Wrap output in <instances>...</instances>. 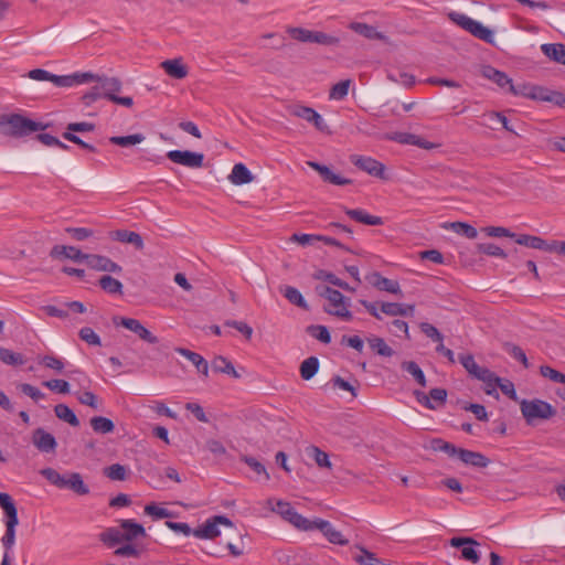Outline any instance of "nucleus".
<instances>
[{"mask_svg": "<svg viewBox=\"0 0 565 565\" xmlns=\"http://www.w3.org/2000/svg\"><path fill=\"white\" fill-rule=\"evenodd\" d=\"M45 129V126L20 114L0 115V134L20 138Z\"/></svg>", "mask_w": 565, "mask_h": 565, "instance_id": "obj_1", "label": "nucleus"}, {"mask_svg": "<svg viewBox=\"0 0 565 565\" xmlns=\"http://www.w3.org/2000/svg\"><path fill=\"white\" fill-rule=\"evenodd\" d=\"M41 475L53 486L58 489H68L78 495H86L89 493V488L84 483L81 473L70 472L61 475L53 468H44Z\"/></svg>", "mask_w": 565, "mask_h": 565, "instance_id": "obj_2", "label": "nucleus"}, {"mask_svg": "<svg viewBox=\"0 0 565 565\" xmlns=\"http://www.w3.org/2000/svg\"><path fill=\"white\" fill-rule=\"evenodd\" d=\"M0 507L6 514V533L1 539L4 553H10L15 543V527L19 524L18 511L12 498L4 492H0Z\"/></svg>", "mask_w": 565, "mask_h": 565, "instance_id": "obj_3", "label": "nucleus"}, {"mask_svg": "<svg viewBox=\"0 0 565 565\" xmlns=\"http://www.w3.org/2000/svg\"><path fill=\"white\" fill-rule=\"evenodd\" d=\"M520 411L527 425L533 426L535 420H546L556 415V408L550 403L534 398L521 399Z\"/></svg>", "mask_w": 565, "mask_h": 565, "instance_id": "obj_4", "label": "nucleus"}, {"mask_svg": "<svg viewBox=\"0 0 565 565\" xmlns=\"http://www.w3.org/2000/svg\"><path fill=\"white\" fill-rule=\"evenodd\" d=\"M316 290L318 295L326 300L323 308L327 313L339 318H350L344 296L339 290L332 289L328 286H318Z\"/></svg>", "mask_w": 565, "mask_h": 565, "instance_id": "obj_5", "label": "nucleus"}, {"mask_svg": "<svg viewBox=\"0 0 565 565\" xmlns=\"http://www.w3.org/2000/svg\"><path fill=\"white\" fill-rule=\"evenodd\" d=\"M273 511L278 513L284 520L291 523L295 527L302 531H311L312 520H308L299 514L289 502L281 500L277 501L276 508H274Z\"/></svg>", "mask_w": 565, "mask_h": 565, "instance_id": "obj_6", "label": "nucleus"}, {"mask_svg": "<svg viewBox=\"0 0 565 565\" xmlns=\"http://www.w3.org/2000/svg\"><path fill=\"white\" fill-rule=\"evenodd\" d=\"M218 525L233 526V522L224 515H215L193 530V535L201 540H213L221 534Z\"/></svg>", "mask_w": 565, "mask_h": 565, "instance_id": "obj_7", "label": "nucleus"}, {"mask_svg": "<svg viewBox=\"0 0 565 565\" xmlns=\"http://www.w3.org/2000/svg\"><path fill=\"white\" fill-rule=\"evenodd\" d=\"M291 116L301 118L315 126L321 132L330 134L329 126L313 108L303 105H292L288 108Z\"/></svg>", "mask_w": 565, "mask_h": 565, "instance_id": "obj_8", "label": "nucleus"}, {"mask_svg": "<svg viewBox=\"0 0 565 565\" xmlns=\"http://www.w3.org/2000/svg\"><path fill=\"white\" fill-rule=\"evenodd\" d=\"M481 74L483 77L495 83L500 88H507L509 93L513 95H525L524 88L521 89L512 84V79L503 72L494 68L491 65H483L481 67Z\"/></svg>", "mask_w": 565, "mask_h": 565, "instance_id": "obj_9", "label": "nucleus"}, {"mask_svg": "<svg viewBox=\"0 0 565 565\" xmlns=\"http://www.w3.org/2000/svg\"><path fill=\"white\" fill-rule=\"evenodd\" d=\"M416 401L428 409H437L447 402V391L445 388H431L428 394L423 391H414Z\"/></svg>", "mask_w": 565, "mask_h": 565, "instance_id": "obj_10", "label": "nucleus"}, {"mask_svg": "<svg viewBox=\"0 0 565 565\" xmlns=\"http://www.w3.org/2000/svg\"><path fill=\"white\" fill-rule=\"evenodd\" d=\"M167 158L173 163H178L188 168H201L204 161V154L192 152L190 150H170Z\"/></svg>", "mask_w": 565, "mask_h": 565, "instance_id": "obj_11", "label": "nucleus"}, {"mask_svg": "<svg viewBox=\"0 0 565 565\" xmlns=\"http://www.w3.org/2000/svg\"><path fill=\"white\" fill-rule=\"evenodd\" d=\"M64 307L66 309L49 305V306L41 307V311L45 316L57 317V318H65L71 313H73V315L92 313V311H88L86 306L79 301L66 302V303H64Z\"/></svg>", "mask_w": 565, "mask_h": 565, "instance_id": "obj_12", "label": "nucleus"}, {"mask_svg": "<svg viewBox=\"0 0 565 565\" xmlns=\"http://www.w3.org/2000/svg\"><path fill=\"white\" fill-rule=\"evenodd\" d=\"M87 266L97 271L120 274L122 268L120 265L111 260L109 257L97 254H86L85 260Z\"/></svg>", "mask_w": 565, "mask_h": 565, "instance_id": "obj_13", "label": "nucleus"}, {"mask_svg": "<svg viewBox=\"0 0 565 565\" xmlns=\"http://www.w3.org/2000/svg\"><path fill=\"white\" fill-rule=\"evenodd\" d=\"M31 440L33 446L41 452L54 454L56 451L57 441L55 437L43 428L34 429Z\"/></svg>", "mask_w": 565, "mask_h": 565, "instance_id": "obj_14", "label": "nucleus"}, {"mask_svg": "<svg viewBox=\"0 0 565 565\" xmlns=\"http://www.w3.org/2000/svg\"><path fill=\"white\" fill-rule=\"evenodd\" d=\"M311 530H319L324 537L332 544L347 545L349 541L343 537L342 533L335 530L329 521L315 519L311 522Z\"/></svg>", "mask_w": 565, "mask_h": 565, "instance_id": "obj_15", "label": "nucleus"}, {"mask_svg": "<svg viewBox=\"0 0 565 565\" xmlns=\"http://www.w3.org/2000/svg\"><path fill=\"white\" fill-rule=\"evenodd\" d=\"M351 162L362 171L367 172L369 174L384 179L385 167L380 161L363 156H351Z\"/></svg>", "mask_w": 565, "mask_h": 565, "instance_id": "obj_16", "label": "nucleus"}, {"mask_svg": "<svg viewBox=\"0 0 565 565\" xmlns=\"http://www.w3.org/2000/svg\"><path fill=\"white\" fill-rule=\"evenodd\" d=\"M514 241L519 245H523L533 249L539 250H545V252H553L556 250V241H553L551 244L546 243L542 237L529 235V234H521L516 235L514 237Z\"/></svg>", "mask_w": 565, "mask_h": 565, "instance_id": "obj_17", "label": "nucleus"}, {"mask_svg": "<svg viewBox=\"0 0 565 565\" xmlns=\"http://www.w3.org/2000/svg\"><path fill=\"white\" fill-rule=\"evenodd\" d=\"M109 238L115 242L131 244L137 250H142L145 247L143 238L137 232L128 230H116L109 232Z\"/></svg>", "mask_w": 565, "mask_h": 565, "instance_id": "obj_18", "label": "nucleus"}, {"mask_svg": "<svg viewBox=\"0 0 565 565\" xmlns=\"http://www.w3.org/2000/svg\"><path fill=\"white\" fill-rule=\"evenodd\" d=\"M307 164L313 170H316L321 175L324 182L334 185H348L352 183V180L335 174L329 167L324 164L315 161H308Z\"/></svg>", "mask_w": 565, "mask_h": 565, "instance_id": "obj_19", "label": "nucleus"}, {"mask_svg": "<svg viewBox=\"0 0 565 565\" xmlns=\"http://www.w3.org/2000/svg\"><path fill=\"white\" fill-rule=\"evenodd\" d=\"M349 29L355 33L364 36L367 40H379L386 44H390V39L383 33L376 30L375 26L363 22H351Z\"/></svg>", "mask_w": 565, "mask_h": 565, "instance_id": "obj_20", "label": "nucleus"}, {"mask_svg": "<svg viewBox=\"0 0 565 565\" xmlns=\"http://www.w3.org/2000/svg\"><path fill=\"white\" fill-rule=\"evenodd\" d=\"M525 95L533 99L552 103L556 106L565 105V95L559 92L548 90L542 87H533L531 93H525Z\"/></svg>", "mask_w": 565, "mask_h": 565, "instance_id": "obj_21", "label": "nucleus"}, {"mask_svg": "<svg viewBox=\"0 0 565 565\" xmlns=\"http://www.w3.org/2000/svg\"><path fill=\"white\" fill-rule=\"evenodd\" d=\"M174 351L189 360L201 375L209 376V363L201 354L181 347L174 348Z\"/></svg>", "mask_w": 565, "mask_h": 565, "instance_id": "obj_22", "label": "nucleus"}, {"mask_svg": "<svg viewBox=\"0 0 565 565\" xmlns=\"http://www.w3.org/2000/svg\"><path fill=\"white\" fill-rule=\"evenodd\" d=\"M117 326L125 327L148 343L154 344L158 342V338L153 335L146 327H143L140 323V320H120Z\"/></svg>", "mask_w": 565, "mask_h": 565, "instance_id": "obj_23", "label": "nucleus"}, {"mask_svg": "<svg viewBox=\"0 0 565 565\" xmlns=\"http://www.w3.org/2000/svg\"><path fill=\"white\" fill-rule=\"evenodd\" d=\"M98 85L103 93V98L113 100V97L121 90V82L117 77L99 76L97 77Z\"/></svg>", "mask_w": 565, "mask_h": 565, "instance_id": "obj_24", "label": "nucleus"}, {"mask_svg": "<svg viewBox=\"0 0 565 565\" xmlns=\"http://www.w3.org/2000/svg\"><path fill=\"white\" fill-rule=\"evenodd\" d=\"M161 67L172 78L182 79L189 74L188 66L183 64L182 58L166 60L161 63Z\"/></svg>", "mask_w": 565, "mask_h": 565, "instance_id": "obj_25", "label": "nucleus"}, {"mask_svg": "<svg viewBox=\"0 0 565 565\" xmlns=\"http://www.w3.org/2000/svg\"><path fill=\"white\" fill-rule=\"evenodd\" d=\"M120 525L122 529L124 542H131L138 537L147 536L145 527L134 520H120Z\"/></svg>", "mask_w": 565, "mask_h": 565, "instance_id": "obj_26", "label": "nucleus"}, {"mask_svg": "<svg viewBox=\"0 0 565 565\" xmlns=\"http://www.w3.org/2000/svg\"><path fill=\"white\" fill-rule=\"evenodd\" d=\"M458 458L461 462L477 468H486L490 463V460L481 452L463 448L460 449Z\"/></svg>", "mask_w": 565, "mask_h": 565, "instance_id": "obj_27", "label": "nucleus"}, {"mask_svg": "<svg viewBox=\"0 0 565 565\" xmlns=\"http://www.w3.org/2000/svg\"><path fill=\"white\" fill-rule=\"evenodd\" d=\"M50 255L53 258H70L74 262H84L86 254L82 253L78 248L74 246H64V245H55Z\"/></svg>", "mask_w": 565, "mask_h": 565, "instance_id": "obj_28", "label": "nucleus"}, {"mask_svg": "<svg viewBox=\"0 0 565 565\" xmlns=\"http://www.w3.org/2000/svg\"><path fill=\"white\" fill-rule=\"evenodd\" d=\"M415 306L381 301V312L387 316H414Z\"/></svg>", "mask_w": 565, "mask_h": 565, "instance_id": "obj_29", "label": "nucleus"}, {"mask_svg": "<svg viewBox=\"0 0 565 565\" xmlns=\"http://www.w3.org/2000/svg\"><path fill=\"white\" fill-rule=\"evenodd\" d=\"M344 213L355 222L377 226L383 224V220L380 216L370 215L365 211L360 209H344Z\"/></svg>", "mask_w": 565, "mask_h": 565, "instance_id": "obj_30", "label": "nucleus"}, {"mask_svg": "<svg viewBox=\"0 0 565 565\" xmlns=\"http://www.w3.org/2000/svg\"><path fill=\"white\" fill-rule=\"evenodd\" d=\"M99 541L111 548L124 542L122 529L119 526L107 527L99 534Z\"/></svg>", "mask_w": 565, "mask_h": 565, "instance_id": "obj_31", "label": "nucleus"}, {"mask_svg": "<svg viewBox=\"0 0 565 565\" xmlns=\"http://www.w3.org/2000/svg\"><path fill=\"white\" fill-rule=\"evenodd\" d=\"M228 180L235 185H242L252 182L254 175L244 163H236L228 175Z\"/></svg>", "mask_w": 565, "mask_h": 565, "instance_id": "obj_32", "label": "nucleus"}, {"mask_svg": "<svg viewBox=\"0 0 565 565\" xmlns=\"http://www.w3.org/2000/svg\"><path fill=\"white\" fill-rule=\"evenodd\" d=\"M371 284L382 291H387L391 294H398L401 292V287L398 281L392 280L388 278H385L381 276L379 273H374L371 276Z\"/></svg>", "mask_w": 565, "mask_h": 565, "instance_id": "obj_33", "label": "nucleus"}, {"mask_svg": "<svg viewBox=\"0 0 565 565\" xmlns=\"http://www.w3.org/2000/svg\"><path fill=\"white\" fill-rule=\"evenodd\" d=\"M370 349L380 356L392 358L395 351L385 342L383 338L370 337L366 339Z\"/></svg>", "mask_w": 565, "mask_h": 565, "instance_id": "obj_34", "label": "nucleus"}, {"mask_svg": "<svg viewBox=\"0 0 565 565\" xmlns=\"http://www.w3.org/2000/svg\"><path fill=\"white\" fill-rule=\"evenodd\" d=\"M542 52L552 61L565 65V45L562 43L543 44Z\"/></svg>", "mask_w": 565, "mask_h": 565, "instance_id": "obj_35", "label": "nucleus"}, {"mask_svg": "<svg viewBox=\"0 0 565 565\" xmlns=\"http://www.w3.org/2000/svg\"><path fill=\"white\" fill-rule=\"evenodd\" d=\"M401 367L403 371L411 374L419 386H422V387L427 386L426 376H425L423 370L419 367V365L416 362L403 361L401 363Z\"/></svg>", "mask_w": 565, "mask_h": 565, "instance_id": "obj_36", "label": "nucleus"}, {"mask_svg": "<svg viewBox=\"0 0 565 565\" xmlns=\"http://www.w3.org/2000/svg\"><path fill=\"white\" fill-rule=\"evenodd\" d=\"M212 370L216 373L228 374L235 379L239 377V374L236 372L234 365L230 360L224 356H216L212 361Z\"/></svg>", "mask_w": 565, "mask_h": 565, "instance_id": "obj_37", "label": "nucleus"}, {"mask_svg": "<svg viewBox=\"0 0 565 565\" xmlns=\"http://www.w3.org/2000/svg\"><path fill=\"white\" fill-rule=\"evenodd\" d=\"M98 285L107 294H110V295H121L122 294V284L118 279H116L109 275L102 276L98 280Z\"/></svg>", "mask_w": 565, "mask_h": 565, "instance_id": "obj_38", "label": "nucleus"}, {"mask_svg": "<svg viewBox=\"0 0 565 565\" xmlns=\"http://www.w3.org/2000/svg\"><path fill=\"white\" fill-rule=\"evenodd\" d=\"M54 413L56 417L67 424H70L73 427L79 426V420L75 413L65 404H57L54 407Z\"/></svg>", "mask_w": 565, "mask_h": 565, "instance_id": "obj_39", "label": "nucleus"}, {"mask_svg": "<svg viewBox=\"0 0 565 565\" xmlns=\"http://www.w3.org/2000/svg\"><path fill=\"white\" fill-rule=\"evenodd\" d=\"M358 548L360 554L354 556V561L359 565H390L385 564L375 553L367 551L365 547L358 546Z\"/></svg>", "mask_w": 565, "mask_h": 565, "instance_id": "obj_40", "label": "nucleus"}, {"mask_svg": "<svg viewBox=\"0 0 565 565\" xmlns=\"http://www.w3.org/2000/svg\"><path fill=\"white\" fill-rule=\"evenodd\" d=\"M89 424L97 434H109L115 429L114 422L107 417L95 416L90 418Z\"/></svg>", "mask_w": 565, "mask_h": 565, "instance_id": "obj_41", "label": "nucleus"}, {"mask_svg": "<svg viewBox=\"0 0 565 565\" xmlns=\"http://www.w3.org/2000/svg\"><path fill=\"white\" fill-rule=\"evenodd\" d=\"M319 370V360L316 356H310L302 361L300 365V375L303 380L312 379Z\"/></svg>", "mask_w": 565, "mask_h": 565, "instance_id": "obj_42", "label": "nucleus"}, {"mask_svg": "<svg viewBox=\"0 0 565 565\" xmlns=\"http://www.w3.org/2000/svg\"><path fill=\"white\" fill-rule=\"evenodd\" d=\"M307 455L311 457L320 468L330 469L332 467L328 454L316 446L308 447Z\"/></svg>", "mask_w": 565, "mask_h": 565, "instance_id": "obj_43", "label": "nucleus"}, {"mask_svg": "<svg viewBox=\"0 0 565 565\" xmlns=\"http://www.w3.org/2000/svg\"><path fill=\"white\" fill-rule=\"evenodd\" d=\"M281 292L290 303L303 309H308V306L301 292L297 288L291 286H285L284 288H281Z\"/></svg>", "mask_w": 565, "mask_h": 565, "instance_id": "obj_44", "label": "nucleus"}, {"mask_svg": "<svg viewBox=\"0 0 565 565\" xmlns=\"http://www.w3.org/2000/svg\"><path fill=\"white\" fill-rule=\"evenodd\" d=\"M145 140L142 134H134L129 136H113L109 138V142L120 147H130L138 145Z\"/></svg>", "mask_w": 565, "mask_h": 565, "instance_id": "obj_45", "label": "nucleus"}, {"mask_svg": "<svg viewBox=\"0 0 565 565\" xmlns=\"http://www.w3.org/2000/svg\"><path fill=\"white\" fill-rule=\"evenodd\" d=\"M287 33L291 39L302 43H313L315 31L307 30L298 26H290L287 29Z\"/></svg>", "mask_w": 565, "mask_h": 565, "instance_id": "obj_46", "label": "nucleus"}, {"mask_svg": "<svg viewBox=\"0 0 565 565\" xmlns=\"http://www.w3.org/2000/svg\"><path fill=\"white\" fill-rule=\"evenodd\" d=\"M0 360L11 366L23 365L25 363V358L21 353L2 348L0 349Z\"/></svg>", "mask_w": 565, "mask_h": 565, "instance_id": "obj_47", "label": "nucleus"}, {"mask_svg": "<svg viewBox=\"0 0 565 565\" xmlns=\"http://www.w3.org/2000/svg\"><path fill=\"white\" fill-rule=\"evenodd\" d=\"M306 332L324 344H328L331 341L330 332L324 326L311 324L306 328Z\"/></svg>", "mask_w": 565, "mask_h": 565, "instance_id": "obj_48", "label": "nucleus"}, {"mask_svg": "<svg viewBox=\"0 0 565 565\" xmlns=\"http://www.w3.org/2000/svg\"><path fill=\"white\" fill-rule=\"evenodd\" d=\"M476 249L479 254H484L488 256L507 258L508 254L498 245L493 243H479L476 245Z\"/></svg>", "mask_w": 565, "mask_h": 565, "instance_id": "obj_49", "label": "nucleus"}, {"mask_svg": "<svg viewBox=\"0 0 565 565\" xmlns=\"http://www.w3.org/2000/svg\"><path fill=\"white\" fill-rule=\"evenodd\" d=\"M473 36L487 42L493 43V33L490 29L482 25L480 22L476 21L472 23L471 29L469 31Z\"/></svg>", "mask_w": 565, "mask_h": 565, "instance_id": "obj_50", "label": "nucleus"}, {"mask_svg": "<svg viewBox=\"0 0 565 565\" xmlns=\"http://www.w3.org/2000/svg\"><path fill=\"white\" fill-rule=\"evenodd\" d=\"M351 83V79H344L334 84L330 89L329 98L335 100L343 99L349 93Z\"/></svg>", "mask_w": 565, "mask_h": 565, "instance_id": "obj_51", "label": "nucleus"}, {"mask_svg": "<svg viewBox=\"0 0 565 565\" xmlns=\"http://www.w3.org/2000/svg\"><path fill=\"white\" fill-rule=\"evenodd\" d=\"M503 349L512 355L515 360L521 362L525 369L530 367L529 360L526 358L525 352L519 347L510 342H505L503 344Z\"/></svg>", "mask_w": 565, "mask_h": 565, "instance_id": "obj_52", "label": "nucleus"}, {"mask_svg": "<svg viewBox=\"0 0 565 565\" xmlns=\"http://www.w3.org/2000/svg\"><path fill=\"white\" fill-rule=\"evenodd\" d=\"M105 476L110 480L124 481L127 478V469L125 466L114 463L107 467L104 471Z\"/></svg>", "mask_w": 565, "mask_h": 565, "instance_id": "obj_53", "label": "nucleus"}, {"mask_svg": "<svg viewBox=\"0 0 565 565\" xmlns=\"http://www.w3.org/2000/svg\"><path fill=\"white\" fill-rule=\"evenodd\" d=\"M145 513L153 519H168L172 518L173 514L166 508L159 507L151 502L145 507Z\"/></svg>", "mask_w": 565, "mask_h": 565, "instance_id": "obj_54", "label": "nucleus"}, {"mask_svg": "<svg viewBox=\"0 0 565 565\" xmlns=\"http://www.w3.org/2000/svg\"><path fill=\"white\" fill-rule=\"evenodd\" d=\"M451 228L458 233L461 234L470 239H475L478 236V231L476 227L468 223L463 222H454L451 223Z\"/></svg>", "mask_w": 565, "mask_h": 565, "instance_id": "obj_55", "label": "nucleus"}, {"mask_svg": "<svg viewBox=\"0 0 565 565\" xmlns=\"http://www.w3.org/2000/svg\"><path fill=\"white\" fill-rule=\"evenodd\" d=\"M225 328H234L241 332L247 340L252 338L253 328L245 322V320H227Z\"/></svg>", "mask_w": 565, "mask_h": 565, "instance_id": "obj_56", "label": "nucleus"}, {"mask_svg": "<svg viewBox=\"0 0 565 565\" xmlns=\"http://www.w3.org/2000/svg\"><path fill=\"white\" fill-rule=\"evenodd\" d=\"M482 232L489 237H515V233H512L509 228L503 226H486L482 228Z\"/></svg>", "mask_w": 565, "mask_h": 565, "instance_id": "obj_57", "label": "nucleus"}, {"mask_svg": "<svg viewBox=\"0 0 565 565\" xmlns=\"http://www.w3.org/2000/svg\"><path fill=\"white\" fill-rule=\"evenodd\" d=\"M540 373L542 376L547 377L553 382L565 384V374L554 370L548 365H542L540 367Z\"/></svg>", "mask_w": 565, "mask_h": 565, "instance_id": "obj_58", "label": "nucleus"}, {"mask_svg": "<svg viewBox=\"0 0 565 565\" xmlns=\"http://www.w3.org/2000/svg\"><path fill=\"white\" fill-rule=\"evenodd\" d=\"M77 399L81 404L87 405L94 409H99L100 407L98 397L90 391L77 394Z\"/></svg>", "mask_w": 565, "mask_h": 565, "instance_id": "obj_59", "label": "nucleus"}, {"mask_svg": "<svg viewBox=\"0 0 565 565\" xmlns=\"http://www.w3.org/2000/svg\"><path fill=\"white\" fill-rule=\"evenodd\" d=\"M313 43L327 46H334L340 43V39L338 36H333L321 31H315Z\"/></svg>", "mask_w": 565, "mask_h": 565, "instance_id": "obj_60", "label": "nucleus"}, {"mask_svg": "<svg viewBox=\"0 0 565 565\" xmlns=\"http://www.w3.org/2000/svg\"><path fill=\"white\" fill-rule=\"evenodd\" d=\"M81 340L89 345H100L98 334L89 327L82 328L78 333Z\"/></svg>", "mask_w": 565, "mask_h": 565, "instance_id": "obj_61", "label": "nucleus"}, {"mask_svg": "<svg viewBox=\"0 0 565 565\" xmlns=\"http://www.w3.org/2000/svg\"><path fill=\"white\" fill-rule=\"evenodd\" d=\"M341 344L342 345H348L354 350H356L358 352H362L363 351V348H364V341L363 339L360 337V335H342L341 338Z\"/></svg>", "mask_w": 565, "mask_h": 565, "instance_id": "obj_62", "label": "nucleus"}, {"mask_svg": "<svg viewBox=\"0 0 565 565\" xmlns=\"http://www.w3.org/2000/svg\"><path fill=\"white\" fill-rule=\"evenodd\" d=\"M459 362L465 367V370L469 373V375H471L472 377L480 366L475 361V358L472 354H460Z\"/></svg>", "mask_w": 565, "mask_h": 565, "instance_id": "obj_63", "label": "nucleus"}, {"mask_svg": "<svg viewBox=\"0 0 565 565\" xmlns=\"http://www.w3.org/2000/svg\"><path fill=\"white\" fill-rule=\"evenodd\" d=\"M449 18L451 21H454L456 24L465 29L466 31H470L472 23L475 22L473 19L469 18L468 15L463 13L458 12H451L449 13Z\"/></svg>", "mask_w": 565, "mask_h": 565, "instance_id": "obj_64", "label": "nucleus"}]
</instances>
